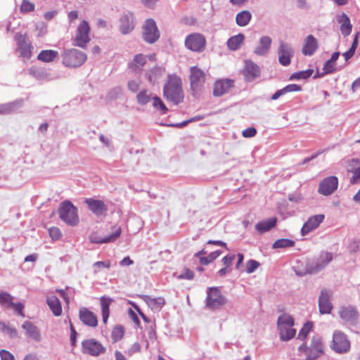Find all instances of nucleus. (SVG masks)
<instances>
[{"label": "nucleus", "instance_id": "obj_49", "mask_svg": "<svg viewBox=\"0 0 360 360\" xmlns=\"http://www.w3.org/2000/svg\"><path fill=\"white\" fill-rule=\"evenodd\" d=\"M313 324L310 321H307L304 324L303 327L300 330L298 338L304 340L307 338L309 333L312 330Z\"/></svg>", "mask_w": 360, "mask_h": 360}, {"label": "nucleus", "instance_id": "obj_22", "mask_svg": "<svg viewBox=\"0 0 360 360\" xmlns=\"http://www.w3.org/2000/svg\"><path fill=\"white\" fill-rule=\"evenodd\" d=\"M243 75L245 81L251 82L254 81L260 75L259 67L251 60L245 62V67L243 70Z\"/></svg>", "mask_w": 360, "mask_h": 360}, {"label": "nucleus", "instance_id": "obj_34", "mask_svg": "<svg viewBox=\"0 0 360 360\" xmlns=\"http://www.w3.org/2000/svg\"><path fill=\"white\" fill-rule=\"evenodd\" d=\"M277 223V219L276 217H271L266 220H264L258 222L255 225V229L259 233H264L270 231L271 229L276 226Z\"/></svg>", "mask_w": 360, "mask_h": 360}, {"label": "nucleus", "instance_id": "obj_56", "mask_svg": "<svg viewBox=\"0 0 360 360\" xmlns=\"http://www.w3.org/2000/svg\"><path fill=\"white\" fill-rule=\"evenodd\" d=\"M284 94L289 93V92H293V91H300L302 90V88L300 85L296 84H290L285 86L284 88L282 89Z\"/></svg>", "mask_w": 360, "mask_h": 360}, {"label": "nucleus", "instance_id": "obj_4", "mask_svg": "<svg viewBox=\"0 0 360 360\" xmlns=\"http://www.w3.org/2000/svg\"><path fill=\"white\" fill-rule=\"evenodd\" d=\"M61 56L63 65L70 68H78L86 60V55L76 49H65Z\"/></svg>", "mask_w": 360, "mask_h": 360}, {"label": "nucleus", "instance_id": "obj_26", "mask_svg": "<svg viewBox=\"0 0 360 360\" xmlns=\"http://www.w3.org/2000/svg\"><path fill=\"white\" fill-rule=\"evenodd\" d=\"M323 219V214H316L309 217L301 229L302 236H305L316 229Z\"/></svg>", "mask_w": 360, "mask_h": 360}, {"label": "nucleus", "instance_id": "obj_16", "mask_svg": "<svg viewBox=\"0 0 360 360\" xmlns=\"http://www.w3.org/2000/svg\"><path fill=\"white\" fill-rule=\"evenodd\" d=\"M338 186V179L335 176H330L323 179L319 184V193L323 195H331Z\"/></svg>", "mask_w": 360, "mask_h": 360}, {"label": "nucleus", "instance_id": "obj_10", "mask_svg": "<svg viewBox=\"0 0 360 360\" xmlns=\"http://www.w3.org/2000/svg\"><path fill=\"white\" fill-rule=\"evenodd\" d=\"M160 37V32L156 25L155 21L149 18L145 21L143 26V39L149 44H153Z\"/></svg>", "mask_w": 360, "mask_h": 360}, {"label": "nucleus", "instance_id": "obj_51", "mask_svg": "<svg viewBox=\"0 0 360 360\" xmlns=\"http://www.w3.org/2000/svg\"><path fill=\"white\" fill-rule=\"evenodd\" d=\"M110 266L111 262L110 260L96 262L93 264L94 273L97 274L101 268L109 269Z\"/></svg>", "mask_w": 360, "mask_h": 360}, {"label": "nucleus", "instance_id": "obj_23", "mask_svg": "<svg viewBox=\"0 0 360 360\" xmlns=\"http://www.w3.org/2000/svg\"><path fill=\"white\" fill-rule=\"evenodd\" d=\"M134 27L135 21L132 13H124L120 17L119 30L122 34L130 33Z\"/></svg>", "mask_w": 360, "mask_h": 360}, {"label": "nucleus", "instance_id": "obj_7", "mask_svg": "<svg viewBox=\"0 0 360 360\" xmlns=\"http://www.w3.org/2000/svg\"><path fill=\"white\" fill-rule=\"evenodd\" d=\"M90 27L87 21L83 20L78 25L72 44L75 46L85 48L90 41Z\"/></svg>", "mask_w": 360, "mask_h": 360}, {"label": "nucleus", "instance_id": "obj_53", "mask_svg": "<svg viewBox=\"0 0 360 360\" xmlns=\"http://www.w3.org/2000/svg\"><path fill=\"white\" fill-rule=\"evenodd\" d=\"M259 266V263L254 259H250L247 262L246 272L248 274H252L256 271Z\"/></svg>", "mask_w": 360, "mask_h": 360}, {"label": "nucleus", "instance_id": "obj_63", "mask_svg": "<svg viewBox=\"0 0 360 360\" xmlns=\"http://www.w3.org/2000/svg\"><path fill=\"white\" fill-rule=\"evenodd\" d=\"M159 0H141V4L148 8L153 9Z\"/></svg>", "mask_w": 360, "mask_h": 360}, {"label": "nucleus", "instance_id": "obj_15", "mask_svg": "<svg viewBox=\"0 0 360 360\" xmlns=\"http://www.w3.org/2000/svg\"><path fill=\"white\" fill-rule=\"evenodd\" d=\"M84 203L87 205L88 209L96 216H105L108 211V206L101 200L94 199L92 198H86Z\"/></svg>", "mask_w": 360, "mask_h": 360}, {"label": "nucleus", "instance_id": "obj_2", "mask_svg": "<svg viewBox=\"0 0 360 360\" xmlns=\"http://www.w3.org/2000/svg\"><path fill=\"white\" fill-rule=\"evenodd\" d=\"M278 330L280 339L282 341L291 340L296 334V330L292 328L294 319L288 314L280 315L277 320Z\"/></svg>", "mask_w": 360, "mask_h": 360}, {"label": "nucleus", "instance_id": "obj_8", "mask_svg": "<svg viewBox=\"0 0 360 360\" xmlns=\"http://www.w3.org/2000/svg\"><path fill=\"white\" fill-rule=\"evenodd\" d=\"M190 72L191 89L193 95L196 96L205 82V74L201 69L195 66L191 67Z\"/></svg>", "mask_w": 360, "mask_h": 360}, {"label": "nucleus", "instance_id": "obj_28", "mask_svg": "<svg viewBox=\"0 0 360 360\" xmlns=\"http://www.w3.org/2000/svg\"><path fill=\"white\" fill-rule=\"evenodd\" d=\"M319 48L317 39L311 34L308 35L304 41L302 53L304 56H313Z\"/></svg>", "mask_w": 360, "mask_h": 360}, {"label": "nucleus", "instance_id": "obj_37", "mask_svg": "<svg viewBox=\"0 0 360 360\" xmlns=\"http://www.w3.org/2000/svg\"><path fill=\"white\" fill-rule=\"evenodd\" d=\"M252 19V14L249 11H243L237 13L236 22L240 27L248 25Z\"/></svg>", "mask_w": 360, "mask_h": 360}, {"label": "nucleus", "instance_id": "obj_33", "mask_svg": "<svg viewBox=\"0 0 360 360\" xmlns=\"http://www.w3.org/2000/svg\"><path fill=\"white\" fill-rule=\"evenodd\" d=\"M46 303L52 313L56 316H59L62 314V306L59 299L55 295L49 296L46 299Z\"/></svg>", "mask_w": 360, "mask_h": 360}, {"label": "nucleus", "instance_id": "obj_29", "mask_svg": "<svg viewBox=\"0 0 360 360\" xmlns=\"http://www.w3.org/2000/svg\"><path fill=\"white\" fill-rule=\"evenodd\" d=\"M337 22L340 25L341 34L345 37L349 36L352 30V25L348 15L342 13L336 16Z\"/></svg>", "mask_w": 360, "mask_h": 360}, {"label": "nucleus", "instance_id": "obj_38", "mask_svg": "<svg viewBox=\"0 0 360 360\" xmlns=\"http://www.w3.org/2000/svg\"><path fill=\"white\" fill-rule=\"evenodd\" d=\"M58 56V52L54 50H42L38 55L37 59L42 62L50 63Z\"/></svg>", "mask_w": 360, "mask_h": 360}, {"label": "nucleus", "instance_id": "obj_61", "mask_svg": "<svg viewBox=\"0 0 360 360\" xmlns=\"http://www.w3.org/2000/svg\"><path fill=\"white\" fill-rule=\"evenodd\" d=\"M1 360H15L14 356L7 350L1 349L0 351Z\"/></svg>", "mask_w": 360, "mask_h": 360}, {"label": "nucleus", "instance_id": "obj_18", "mask_svg": "<svg viewBox=\"0 0 360 360\" xmlns=\"http://www.w3.org/2000/svg\"><path fill=\"white\" fill-rule=\"evenodd\" d=\"M234 86V80L231 79H221L217 80L213 85V96H221L229 92Z\"/></svg>", "mask_w": 360, "mask_h": 360}, {"label": "nucleus", "instance_id": "obj_14", "mask_svg": "<svg viewBox=\"0 0 360 360\" xmlns=\"http://www.w3.org/2000/svg\"><path fill=\"white\" fill-rule=\"evenodd\" d=\"M333 259V255L328 252H323L319 258L307 266V271L309 274H316L323 269Z\"/></svg>", "mask_w": 360, "mask_h": 360}, {"label": "nucleus", "instance_id": "obj_13", "mask_svg": "<svg viewBox=\"0 0 360 360\" xmlns=\"http://www.w3.org/2000/svg\"><path fill=\"white\" fill-rule=\"evenodd\" d=\"M294 56V49L292 45L283 41H279L278 49V62L283 66H288L291 63Z\"/></svg>", "mask_w": 360, "mask_h": 360}, {"label": "nucleus", "instance_id": "obj_6", "mask_svg": "<svg viewBox=\"0 0 360 360\" xmlns=\"http://www.w3.org/2000/svg\"><path fill=\"white\" fill-rule=\"evenodd\" d=\"M350 342L347 336L342 331L336 330L333 332L330 348L338 354H345L350 349Z\"/></svg>", "mask_w": 360, "mask_h": 360}, {"label": "nucleus", "instance_id": "obj_31", "mask_svg": "<svg viewBox=\"0 0 360 360\" xmlns=\"http://www.w3.org/2000/svg\"><path fill=\"white\" fill-rule=\"evenodd\" d=\"M143 300L148 304V306L154 311H159L165 304V300L161 297H152L147 295L141 296Z\"/></svg>", "mask_w": 360, "mask_h": 360}, {"label": "nucleus", "instance_id": "obj_39", "mask_svg": "<svg viewBox=\"0 0 360 360\" xmlns=\"http://www.w3.org/2000/svg\"><path fill=\"white\" fill-rule=\"evenodd\" d=\"M153 98L151 92L148 89H143L136 95L137 103L141 105L148 104Z\"/></svg>", "mask_w": 360, "mask_h": 360}, {"label": "nucleus", "instance_id": "obj_47", "mask_svg": "<svg viewBox=\"0 0 360 360\" xmlns=\"http://www.w3.org/2000/svg\"><path fill=\"white\" fill-rule=\"evenodd\" d=\"M124 334V328L122 326H116L112 331L111 338L114 342L120 341Z\"/></svg>", "mask_w": 360, "mask_h": 360}, {"label": "nucleus", "instance_id": "obj_43", "mask_svg": "<svg viewBox=\"0 0 360 360\" xmlns=\"http://www.w3.org/2000/svg\"><path fill=\"white\" fill-rule=\"evenodd\" d=\"M13 297L6 292H0V304L4 307L5 308H11V306L13 304Z\"/></svg>", "mask_w": 360, "mask_h": 360}, {"label": "nucleus", "instance_id": "obj_57", "mask_svg": "<svg viewBox=\"0 0 360 360\" xmlns=\"http://www.w3.org/2000/svg\"><path fill=\"white\" fill-rule=\"evenodd\" d=\"M242 134L245 138H252L257 134V129L253 127H248L242 131Z\"/></svg>", "mask_w": 360, "mask_h": 360}, {"label": "nucleus", "instance_id": "obj_64", "mask_svg": "<svg viewBox=\"0 0 360 360\" xmlns=\"http://www.w3.org/2000/svg\"><path fill=\"white\" fill-rule=\"evenodd\" d=\"M134 264V261L129 256L124 257L120 262V265L122 266H130Z\"/></svg>", "mask_w": 360, "mask_h": 360}, {"label": "nucleus", "instance_id": "obj_55", "mask_svg": "<svg viewBox=\"0 0 360 360\" xmlns=\"http://www.w3.org/2000/svg\"><path fill=\"white\" fill-rule=\"evenodd\" d=\"M49 233L53 240H58L62 236L60 230L55 226L49 229Z\"/></svg>", "mask_w": 360, "mask_h": 360}, {"label": "nucleus", "instance_id": "obj_20", "mask_svg": "<svg viewBox=\"0 0 360 360\" xmlns=\"http://www.w3.org/2000/svg\"><path fill=\"white\" fill-rule=\"evenodd\" d=\"M323 353V345L320 338L314 337L309 347L305 360H316Z\"/></svg>", "mask_w": 360, "mask_h": 360}, {"label": "nucleus", "instance_id": "obj_12", "mask_svg": "<svg viewBox=\"0 0 360 360\" xmlns=\"http://www.w3.org/2000/svg\"><path fill=\"white\" fill-rule=\"evenodd\" d=\"M14 39L17 44V51L20 52V56L25 59H30L32 55L33 47L27 35L17 33Z\"/></svg>", "mask_w": 360, "mask_h": 360}, {"label": "nucleus", "instance_id": "obj_45", "mask_svg": "<svg viewBox=\"0 0 360 360\" xmlns=\"http://www.w3.org/2000/svg\"><path fill=\"white\" fill-rule=\"evenodd\" d=\"M221 253V250L212 252L206 257H200V263L202 265H207L217 259Z\"/></svg>", "mask_w": 360, "mask_h": 360}, {"label": "nucleus", "instance_id": "obj_54", "mask_svg": "<svg viewBox=\"0 0 360 360\" xmlns=\"http://www.w3.org/2000/svg\"><path fill=\"white\" fill-rule=\"evenodd\" d=\"M176 278L181 280L184 279L191 281L193 280L194 278V273L192 270L189 269H186L183 273L180 274L179 275H177Z\"/></svg>", "mask_w": 360, "mask_h": 360}, {"label": "nucleus", "instance_id": "obj_3", "mask_svg": "<svg viewBox=\"0 0 360 360\" xmlns=\"http://www.w3.org/2000/svg\"><path fill=\"white\" fill-rule=\"evenodd\" d=\"M77 211V208L68 200L62 202L58 210L60 219L70 226H76L79 223Z\"/></svg>", "mask_w": 360, "mask_h": 360}, {"label": "nucleus", "instance_id": "obj_41", "mask_svg": "<svg viewBox=\"0 0 360 360\" xmlns=\"http://www.w3.org/2000/svg\"><path fill=\"white\" fill-rule=\"evenodd\" d=\"M0 330L8 335L11 338H15L18 336V331L15 328L4 321H0Z\"/></svg>", "mask_w": 360, "mask_h": 360}, {"label": "nucleus", "instance_id": "obj_5", "mask_svg": "<svg viewBox=\"0 0 360 360\" xmlns=\"http://www.w3.org/2000/svg\"><path fill=\"white\" fill-rule=\"evenodd\" d=\"M207 297L205 307L210 310L220 309L226 304V298L222 295L217 287H209L207 288Z\"/></svg>", "mask_w": 360, "mask_h": 360}, {"label": "nucleus", "instance_id": "obj_58", "mask_svg": "<svg viewBox=\"0 0 360 360\" xmlns=\"http://www.w3.org/2000/svg\"><path fill=\"white\" fill-rule=\"evenodd\" d=\"M140 82L137 80H129L127 84V86L129 91L133 93L138 91L139 89Z\"/></svg>", "mask_w": 360, "mask_h": 360}, {"label": "nucleus", "instance_id": "obj_24", "mask_svg": "<svg viewBox=\"0 0 360 360\" xmlns=\"http://www.w3.org/2000/svg\"><path fill=\"white\" fill-rule=\"evenodd\" d=\"M330 292L328 290L323 289L319 298V307L321 314H330L333 309V305L330 303Z\"/></svg>", "mask_w": 360, "mask_h": 360}, {"label": "nucleus", "instance_id": "obj_30", "mask_svg": "<svg viewBox=\"0 0 360 360\" xmlns=\"http://www.w3.org/2000/svg\"><path fill=\"white\" fill-rule=\"evenodd\" d=\"M155 56L151 55L149 56L143 54H136L134 56V59L129 63V68L134 72H139L142 70V68L146 64L148 58L150 60H153Z\"/></svg>", "mask_w": 360, "mask_h": 360}, {"label": "nucleus", "instance_id": "obj_11", "mask_svg": "<svg viewBox=\"0 0 360 360\" xmlns=\"http://www.w3.org/2000/svg\"><path fill=\"white\" fill-rule=\"evenodd\" d=\"M105 347L94 338H89L82 341V352L93 356H98L105 352Z\"/></svg>", "mask_w": 360, "mask_h": 360}, {"label": "nucleus", "instance_id": "obj_59", "mask_svg": "<svg viewBox=\"0 0 360 360\" xmlns=\"http://www.w3.org/2000/svg\"><path fill=\"white\" fill-rule=\"evenodd\" d=\"M235 257L236 255L233 254L227 255L222 258L221 262L225 266V267H229L231 265L233 261L235 259Z\"/></svg>", "mask_w": 360, "mask_h": 360}, {"label": "nucleus", "instance_id": "obj_40", "mask_svg": "<svg viewBox=\"0 0 360 360\" xmlns=\"http://www.w3.org/2000/svg\"><path fill=\"white\" fill-rule=\"evenodd\" d=\"M352 165L356 166L352 171L353 176L351 178L350 182L352 184L360 183V162L358 159H352L351 161Z\"/></svg>", "mask_w": 360, "mask_h": 360}, {"label": "nucleus", "instance_id": "obj_44", "mask_svg": "<svg viewBox=\"0 0 360 360\" xmlns=\"http://www.w3.org/2000/svg\"><path fill=\"white\" fill-rule=\"evenodd\" d=\"M313 72L314 70L312 69H307L306 70L297 72L290 75V80L306 79L310 77Z\"/></svg>", "mask_w": 360, "mask_h": 360}, {"label": "nucleus", "instance_id": "obj_9", "mask_svg": "<svg viewBox=\"0 0 360 360\" xmlns=\"http://www.w3.org/2000/svg\"><path fill=\"white\" fill-rule=\"evenodd\" d=\"M206 45L205 37L199 33H192L188 34L185 39V46L194 52H202Z\"/></svg>", "mask_w": 360, "mask_h": 360}, {"label": "nucleus", "instance_id": "obj_21", "mask_svg": "<svg viewBox=\"0 0 360 360\" xmlns=\"http://www.w3.org/2000/svg\"><path fill=\"white\" fill-rule=\"evenodd\" d=\"M113 229V232L105 237L100 236L97 233H92L89 236L90 242L95 244L109 243L114 242L117 238L120 237L122 230L120 226H114Z\"/></svg>", "mask_w": 360, "mask_h": 360}, {"label": "nucleus", "instance_id": "obj_62", "mask_svg": "<svg viewBox=\"0 0 360 360\" xmlns=\"http://www.w3.org/2000/svg\"><path fill=\"white\" fill-rule=\"evenodd\" d=\"M11 308H13V309L21 316H25V314L23 313L24 309V305L20 303H13V304L11 306Z\"/></svg>", "mask_w": 360, "mask_h": 360}, {"label": "nucleus", "instance_id": "obj_1", "mask_svg": "<svg viewBox=\"0 0 360 360\" xmlns=\"http://www.w3.org/2000/svg\"><path fill=\"white\" fill-rule=\"evenodd\" d=\"M163 94L167 100L176 105L182 102L184 96L181 78L176 75H169L163 87Z\"/></svg>", "mask_w": 360, "mask_h": 360}, {"label": "nucleus", "instance_id": "obj_46", "mask_svg": "<svg viewBox=\"0 0 360 360\" xmlns=\"http://www.w3.org/2000/svg\"><path fill=\"white\" fill-rule=\"evenodd\" d=\"M163 69L160 67H155L152 68L148 73V80L150 83H154L158 77L163 73Z\"/></svg>", "mask_w": 360, "mask_h": 360}, {"label": "nucleus", "instance_id": "obj_36", "mask_svg": "<svg viewBox=\"0 0 360 360\" xmlns=\"http://www.w3.org/2000/svg\"><path fill=\"white\" fill-rule=\"evenodd\" d=\"M245 39V36L242 33H239L230 37L227 41V46L231 51L238 50Z\"/></svg>", "mask_w": 360, "mask_h": 360}, {"label": "nucleus", "instance_id": "obj_27", "mask_svg": "<svg viewBox=\"0 0 360 360\" xmlns=\"http://www.w3.org/2000/svg\"><path fill=\"white\" fill-rule=\"evenodd\" d=\"M272 39L269 36H262L259 39V43L254 50V53L259 56H266L271 49Z\"/></svg>", "mask_w": 360, "mask_h": 360}, {"label": "nucleus", "instance_id": "obj_25", "mask_svg": "<svg viewBox=\"0 0 360 360\" xmlns=\"http://www.w3.org/2000/svg\"><path fill=\"white\" fill-rule=\"evenodd\" d=\"M79 317L80 321L87 326L94 328L98 325L97 316L86 307L79 309Z\"/></svg>", "mask_w": 360, "mask_h": 360}, {"label": "nucleus", "instance_id": "obj_19", "mask_svg": "<svg viewBox=\"0 0 360 360\" xmlns=\"http://www.w3.org/2000/svg\"><path fill=\"white\" fill-rule=\"evenodd\" d=\"M25 331V336L36 342L41 341L42 338L39 328L32 321H25L21 326Z\"/></svg>", "mask_w": 360, "mask_h": 360}, {"label": "nucleus", "instance_id": "obj_35", "mask_svg": "<svg viewBox=\"0 0 360 360\" xmlns=\"http://www.w3.org/2000/svg\"><path fill=\"white\" fill-rule=\"evenodd\" d=\"M112 299L106 297H101V306L102 312L103 322L106 323L110 316V306L112 302Z\"/></svg>", "mask_w": 360, "mask_h": 360}, {"label": "nucleus", "instance_id": "obj_48", "mask_svg": "<svg viewBox=\"0 0 360 360\" xmlns=\"http://www.w3.org/2000/svg\"><path fill=\"white\" fill-rule=\"evenodd\" d=\"M153 106L156 109H159L161 115H165L168 111L163 101L158 96L153 98Z\"/></svg>", "mask_w": 360, "mask_h": 360}, {"label": "nucleus", "instance_id": "obj_42", "mask_svg": "<svg viewBox=\"0 0 360 360\" xmlns=\"http://www.w3.org/2000/svg\"><path fill=\"white\" fill-rule=\"evenodd\" d=\"M295 241L288 238H281L276 240L272 245L273 249L288 248L295 245Z\"/></svg>", "mask_w": 360, "mask_h": 360}, {"label": "nucleus", "instance_id": "obj_50", "mask_svg": "<svg viewBox=\"0 0 360 360\" xmlns=\"http://www.w3.org/2000/svg\"><path fill=\"white\" fill-rule=\"evenodd\" d=\"M35 9L34 4L28 0H22L20 6V11L21 13H27L34 11Z\"/></svg>", "mask_w": 360, "mask_h": 360}, {"label": "nucleus", "instance_id": "obj_60", "mask_svg": "<svg viewBox=\"0 0 360 360\" xmlns=\"http://www.w3.org/2000/svg\"><path fill=\"white\" fill-rule=\"evenodd\" d=\"M69 322H70V330H71L70 343L72 347H75L76 345V339H77V333L75 328H74L73 325L72 324L71 321L70 319H69Z\"/></svg>", "mask_w": 360, "mask_h": 360}, {"label": "nucleus", "instance_id": "obj_32", "mask_svg": "<svg viewBox=\"0 0 360 360\" xmlns=\"http://www.w3.org/2000/svg\"><path fill=\"white\" fill-rule=\"evenodd\" d=\"M23 105V100L18 99L13 102L0 105V114H9L18 110Z\"/></svg>", "mask_w": 360, "mask_h": 360}, {"label": "nucleus", "instance_id": "obj_17", "mask_svg": "<svg viewBox=\"0 0 360 360\" xmlns=\"http://www.w3.org/2000/svg\"><path fill=\"white\" fill-rule=\"evenodd\" d=\"M340 318L345 323L356 326L359 318V312L356 307L349 305L342 307L339 311Z\"/></svg>", "mask_w": 360, "mask_h": 360}, {"label": "nucleus", "instance_id": "obj_52", "mask_svg": "<svg viewBox=\"0 0 360 360\" xmlns=\"http://www.w3.org/2000/svg\"><path fill=\"white\" fill-rule=\"evenodd\" d=\"M336 63H333L330 60H328L325 62L323 70L324 71V73L330 74L336 71Z\"/></svg>", "mask_w": 360, "mask_h": 360}]
</instances>
